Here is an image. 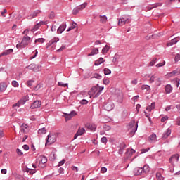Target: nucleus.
I'll list each match as a JSON object with an SVG mask.
<instances>
[{
	"label": "nucleus",
	"mask_w": 180,
	"mask_h": 180,
	"mask_svg": "<svg viewBox=\"0 0 180 180\" xmlns=\"http://www.w3.org/2000/svg\"><path fill=\"white\" fill-rule=\"evenodd\" d=\"M37 164H39V167L43 168V165L47 162V157L44 155H39L36 160Z\"/></svg>",
	"instance_id": "f257e3e1"
},
{
	"label": "nucleus",
	"mask_w": 180,
	"mask_h": 180,
	"mask_svg": "<svg viewBox=\"0 0 180 180\" xmlns=\"http://www.w3.org/2000/svg\"><path fill=\"white\" fill-rule=\"evenodd\" d=\"M57 141V136H56V135L54 134H49L47 138H46V146H47V144L50 145V144H53V143H56V141Z\"/></svg>",
	"instance_id": "f03ea898"
},
{
	"label": "nucleus",
	"mask_w": 180,
	"mask_h": 180,
	"mask_svg": "<svg viewBox=\"0 0 180 180\" xmlns=\"http://www.w3.org/2000/svg\"><path fill=\"white\" fill-rule=\"evenodd\" d=\"M27 101H29V96H23L20 101H18L17 103L13 105V108H15V106H18V108H19L20 105H25V103H26Z\"/></svg>",
	"instance_id": "7ed1b4c3"
},
{
	"label": "nucleus",
	"mask_w": 180,
	"mask_h": 180,
	"mask_svg": "<svg viewBox=\"0 0 180 180\" xmlns=\"http://www.w3.org/2000/svg\"><path fill=\"white\" fill-rule=\"evenodd\" d=\"M137 123L138 122H136V121L131 120L129 124V129H132V131L134 133H136V131H137V129L139 127V124Z\"/></svg>",
	"instance_id": "20e7f679"
},
{
	"label": "nucleus",
	"mask_w": 180,
	"mask_h": 180,
	"mask_svg": "<svg viewBox=\"0 0 180 180\" xmlns=\"http://www.w3.org/2000/svg\"><path fill=\"white\" fill-rule=\"evenodd\" d=\"M27 68H29V70H32V71H34L35 72H37L41 70V66L32 63L27 66Z\"/></svg>",
	"instance_id": "39448f33"
},
{
	"label": "nucleus",
	"mask_w": 180,
	"mask_h": 180,
	"mask_svg": "<svg viewBox=\"0 0 180 180\" xmlns=\"http://www.w3.org/2000/svg\"><path fill=\"white\" fill-rule=\"evenodd\" d=\"M129 22L130 20H129V18L124 16L119 19L118 25L119 26H123V25H126V23H129Z\"/></svg>",
	"instance_id": "423d86ee"
},
{
	"label": "nucleus",
	"mask_w": 180,
	"mask_h": 180,
	"mask_svg": "<svg viewBox=\"0 0 180 180\" xmlns=\"http://www.w3.org/2000/svg\"><path fill=\"white\" fill-rule=\"evenodd\" d=\"M63 114L65 115V120H71L74 116H76L77 112H75V110H72L69 114L66 112H63Z\"/></svg>",
	"instance_id": "0eeeda50"
},
{
	"label": "nucleus",
	"mask_w": 180,
	"mask_h": 180,
	"mask_svg": "<svg viewBox=\"0 0 180 180\" xmlns=\"http://www.w3.org/2000/svg\"><path fill=\"white\" fill-rule=\"evenodd\" d=\"M113 108H115V104H113L112 102H108L103 105V108L108 112H110V110H112Z\"/></svg>",
	"instance_id": "6e6552de"
},
{
	"label": "nucleus",
	"mask_w": 180,
	"mask_h": 180,
	"mask_svg": "<svg viewBox=\"0 0 180 180\" xmlns=\"http://www.w3.org/2000/svg\"><path fill=\"white\" fill-rule=\"evenodd\" d=\"M21 43L22 44L23 47H27V46H29V44L30 43V37L25 35Z\"/></svg>",
	"instance_id": "1a4fd4ad"
},
{
	"label": "nucleus",
	"mask_w": 180,
	"mask_h": 180,
	"mask_svg": "<svg viewBox=\"0 0 180 180\" xmlns=\"http://www.w3.org/2000/svg\"><path fill=\"white\" fill-rule=\"evenodd\" d=\"M41 106V101L40 100H37L31 104L30 109H39Z\"/></svg>",
	"instance_id": "9d476101"
},
{
	"label": "nucleus",
	"mask_w": 180,
	"mask_h": 180,
	"mask_svg": "<svg viewBox=\"0 0 180 180\" xmlns=\"http://www.w3.org/2000/svg\"><path fill=\"white\" fill-rule=\"evenodd\" d=\"M85 134V129L84 128H79L77 133L74 136V139H78V136H82V134Z\"/></svg>",
	"instance_id": "9b49d317"
},
{
	"label": "nucleus",
	"mask_w": 180,
	"mask_h": 180,
	"mask_svg": "<svg viewBox=\"0 0 180 180\" xmlns=\"http://www.w3.org/2000/svg\"><path fill=\"white\" fill-rule=\"evenodd\" d=\"M98 86L99 84H96V86H93L89 91V95H95V94H98Z\"/></svg>",
	"instance_id": "f8f14e48"
},
{
	"label": "nucleus",
	"mask_w": 180,
	"mask_h": 180,
	"mask_svg": "<svg viewBox=\"0 0 180 180\" xmlns=\"http://www.w3.org/2000/svg\"><path fill=\"white\" fill-rule=\"evenodd\" d=\"M127 146L125 145L124 143H121L118 147L119 150H118V153L120 155L123 154L124 151V148H126Z\"/></svg>",
	"instance_id": "ddd939ff"
},
{
	"label": "nucleus",
	"mask_w": 180,
	"mask_h": 180,
	"mask_svg": "<svg viewBox=\"0 0 180 180\" xmlns=\"http://www.w3.org/2000/svg\"><path fill=\"white\" fill-rule=\"evenodd\" d=\"M60 41V39L55 37L52 40L49 41L48 44H46V49H49L51 46H53L55 43H57Z\"/></svg>",
	"instance_id": "4468645a"
},
{
	"label": "nucleus",
	"mask_w": 180,
	"mask_h": 180,
	"mask_svg": "<svg viewBox=\"0 0 180 180\" xmlns=\"http://www.w3.org/2000/svg\"><path fill=\"white\" fill-rule=\"evenodd\" d=\"M136 175H145L143 167H136L134 169Z\"/></svg>",
	"instance_id": "2eb2a0df"
},
{
	"label": "nucleus",
	"mask_w": 180,
	"mask_h": 180,
	"mask_svg": "<svg viewBox=\"0 0 180 180\" xmlns=\"http://www.w3.org/2000/svg\"><path fill=\"white\" fill-rule=\"evenodd\" d=\"M41 11L40 10H36L35 11L33 12L30 15L28 16V19H33V18H36L39 13H41Z\"/></svg>",
	"instance_id": "dca6fc26"
},
{
	"label": "nucleus",
	"mask_w": 180,
	"mask_h": 180,
	"mask_svg": "<svg viewBox=\"0 0 180 180\" xmlns=\"http://www.w3.org/2000/svg\"><path fill=\"white\" fill-rule=\"evenodd\" d=\"M169 136H171V129L169 128H168L164 133L162 135V139H168V137H169Z\"/></svg>",
	"instance_id": "f3484780"
},
{
	"label": "nucleus",
	"mask_w": 180,
	"mask_h": 180,
	"mask_svg": "<svg viewBox=\"0 0 180 180\" xmlns=\"http://www.w3.org/2000/svg\"><path fill=\"white\" fill-rule=\"evenodd\" d=\"M177 41H179V37H176L172 39L171 41L167 44V46L169 47L171 46H174V44H176Z\"/></svg>",
	"instance_id": "a211bd4d"
},
{
	"label": "nucleus",
	"mask_w": 180,
	"mask_h": 180,
	"mask_svg": "<svg viewBox=\"0 0 180 180\" xmlns=\"http://www.w3.org/2000/svg\"><path fill=\"white\" fill-rule=\"evenodd\" d=\"M134 153H136V150H134V149H127L126 152V155L128 158H130V157H131V155H133Z\"/></svg>",
	"instance_id": "6ab92c4d"
},
{
	"label": "nucleus",
	"mask_w": 180,
	"mask_h": 180,
	"mask_svg": "<svg viewBox=\"0 0 180 180\" xmlns=\"http://www.w3.org/2000/svg\"><path fill=\"white\" fill-rule=\"evenodd\" d=\"M172 86H171L170 84H167L165 86V94H171V92H172Z\"/></svg>",
	"instance_id": "aec40b11"
},
{
	"label": "nucleus",
	"mask_w": 180,
	"mask_h": 180,
	"mask_svg": "<svg viewBox=\"0 0 180 180\" xmlns=\"http://www.w3.org/2000/svg\"><path fill=\"white\" fill-rule=\"evenodd\" d=\"M66 26L65 24H62L60 25V27L58 28L57 32L58 33H63V32H64V30H65Z\"/></svg>",
	"instance_id": "412c9836"
},
{
	"label": "nucleus",
	"mask_w": 180,
	"mask_h": 180,
	"mask_svg": "<svg viewBox=\"0 0 180 180\" xmlns=\"http://www.w3.org/2000/svg\"><path fill=\"white\" fill-rule=\"evenodd\" d=\"M11 53H13V50L12 49L6 50L5 51H4L3 53H1V57L4 56H9V54H11Z\"/></svg>",
	"instance_id": "4be33fe9"
},
{
	"label": "nucleus",
	"mask_w": 180,
	"mask_h": 180,
	"mask_svg": "<svg viewBox=\"0 0 180 180\" xmlns=\"http://www.w3.org/2000/svg\"><path fill=\"white\" fill-rule=\"evenodd\" d=\"M142 169L143 171V174H148V172H150V166H148V165H145L142 167Z\"/></svg>",
	"instance_id": "5701e85b"
},
{
	"label": "nucleus",
	"mask_w": 180,
	"mask_h": 180,
	"mask_svg": "<svg viewBox=\"0 0 180 180\" xmlns=\"http://www.w3.org/2000/svg\"><path fill=\"white\" fill-rule=\"evenodd\" d=\"M99 53V49L94 48L92 49L91 52L88 54L89 57H91V56H95V54H98Z\"/></svg>",
	"instance_id": "b1692460"
},
{
	"label": "nucleus",
	"mask_w": 180,
	"mask_h": 180,
	"mask_svg": "<svg viewBox=\"0 0 180 180\" xmlns=\"http://www.w3.org/2000/svg\"><path fill=\"white\" fill-rule=\"evenodd\" d=\"M169 77H174L175 75H180V71L178 70H174L168 74Z\"/></svg>",
	"instance_id": "393cba45"
},
{
	"label": "nucleus",
	"mask_w": 180,
	"mask_h": 180,
	"mask_svg": "<svg viewBox=\"0 0 180 180\" xmlns=\"http://www.w3.org/2000/svg\"><path fill=\"white\" fill-rule=\"evenodd\" d=\"M101 23H106L108 22V17L106 15H100Z\"/></svg>",
	"instance_id": "a878e982"
},
{
	"label": "nucleus",
	"mask_w": 180,
	"mask_h": 180,
	"mask_svg": "<svg viewBox=\"0 0 180 180\" xmlns=\"http://www.w3.org/2000/svg\"><path fill=\"white\" fill-rule=\"evenodd\" d=\"M7 85L5 83L1 84H0V91L1 92H5L6 91Z\"/></svg>",
	"instance_id": "bb28decb"
},
{
	"label": "nucleus",
	"mask_w": 180,
	"mask_h": 180,
	"mask_svg": "<svg viewBox=\"0 0 180 180\" xmlns=\"http://www.w3.org/2000/svg\"><path fill=\"white\" fill-rule=\"evenodd\" d=\"M103 63V58H99L98 60L95 61L94 65H101Z\"/></svg>",
	"instance_id": "cd10ccee"
},
{
	"label": "nucleus",
	"mask_w": 180,
	"mask_h": 180,
	"mask_svg": "<svg viewBox=\"0 0 180 180\" xmlns=\"http://www.w3.org/2000/svg\"><path fill=\"white\" fill-rule=\"evenodd\" d=\"M88 129H89L90 130H94L96 131V125L95 124H89L87 126Z\"/></svg>",
	"instance_id": "c85d7f7f"
},
{
	"label": "nucleus",
	"mask_w": 180,
	"mask_h": 180,
	"mask_svg": "<svg viewBox=\"0 0 180 180\" xmlns=\"http://www.w3.org/2000/svg\"><path fill=\"white\" fill-rule=\"evenodd\" d=\"M46 132H47V130H46L45 127H43L38 130V134H46Z\"/></svg>",
	"instance_id": "c756f323"
},
{
	"label": "nucleus",
	"mask_w": 180,
	"mask_h": 180,
	"mask_svg": "<svg viewBox=\"0 0 180 180\" xmlns=\"http://www.w3.org/2000/svg\"><path fill=\"white\" fill-rule=\"evenodd\" d=\"M109 46L108 45H105V46L104 48H103L102 49V53L103 54H106V53H108V51H109Z\"/></svg>",
	"instance_id": "7c9ffc66"
},
{
	"label": "nucleus",
	"mask_w": 180,
	"mask_h": 180,
	"mask_svg": "<svg viewBox=\"0 0 180 180\" xmlns=\"http://www.w3.org/2000/svg\"><path fill=\"white\" fill-rule=\"evenodd\" d=\"M27 127H29V126H27V124H22L20 127L21 133H25V129H27Z\"/></svg>",
	"instance_id": "2f4dec72"
},
{
	"label": "nucleus",
	"mask_w": 180,
	"mask_h": 180,
	"mask_svg": "<svg viewBox=\"0 0 180 180\" xmlns=\"http://www.w3.org/2000/svg\"><path fill=\"white\" fill-rule=\"evenodd\" d=\"M26 172H28L31 175H33V174H36V169L27 168Z\"/></svg>",
	"instance_id": "473e14b6"
},
{
	"label": "nucleus",
	"mask_w": 180,
	"mask_h": 180,
	"mask_svg": "<svg viewBox=\"0 0 180 180\" xmlns=\"http://www.w3.org/2000/svg\"><path fill=\"white\" fill-rule=\"evenodd\" d=\"M103 71H104L105 75H110V74H112V71L110 70V69L104 68Z\"/></svg>",
	"instance_id": "72a5a7b5"
},
{
	"label": "nucleus",
	"mask_w": 180,
	"mask_h": 180,
	"mask_svg": "<svg viewBox=\"0 0 180 180\" xmlns=\"http://www.w3.org/2000/svg\"><path fill=\"white\" fill-rule=\"evenodd\" d=\"M56 158H57V154H56V153H51V154L49 155V159H50L51 161H54V160H56Z\"/></svg>",
	"instance_id": "f704fd0d"
},
{
	"label": "nucleus",
	"mask_w": 180,
	"mask_h": 180,
	"mask_svg": "<svg viewBox=\"0 0 180 180\" xmlns=\"http://www.w3.org/2000/svg\"><path fill=\"white\" fill-rule=\"evenodd\" d=\"M86 5H88L87 3H84V4H82L79 6H78V8L80 11H82V9H85V8H86Z\"/></svg>",
	"instance_id": "c9c22d12"
},
{
	"label": "nucleus",
	"mask_w": 180,
	"mask_h": 180,
	"mask_svg": "<svg viewBox=\"0 0 180 180\" xmlns=\"http://www.w3.org/2000/svg\"><path fill=\"white\" fill-rule=\"evenodd\" d=\"M46 41V39L44 38H38L35 39L34 43H44Z\"/></svg>",
	"instance_id": "e433bc0d"
},
{
	"label": "nucleus",
	"mask_w": 180,
	"mask_h": 180,
	"mask_svg": "<svg viewBox=\"0 0 180 180\" xmlns=\"http://www.w3.org/2000/svg\"><path fill=\"white\" fill-rule=\"evenodd\" d=\"M105 89V87L103 86H99V90L97 91V93L96 94V96L98 97L99 96V95H101V94H102V90Z\"/></svg>",
	"instance_id": "4c0bfd02"
},
{
	"label": "nucleus",
	"mask_w": 180,
	"mask_h": 180,
	"mask_svg": "<svg viewBox=\"0 0 180 180\" xmlns=\"http://www.w3.org/2000/svg\"><path fill=\"white\" fill-rule=\"evenodd\" d=\"M120 58V56L115 54L112 59V63H117V60Z\"/></svg>",
	"instance_id": "58836bf2"
},
{
	"label": "nucleus",
	"mask_w": 180,
	"mask_h": 180,
	"mask_svg": "<svg viewBox=\"0 0 180 180\" xmlns=\"http://www.w3.org/2000/svg\"><path fill=\"white\" fill-rule=\"evenodd\" d=\"M58 84L59 86H63V88H67V87H68V83L64 84V83H63V82H59L58 83Z\"/></svg>",
	"instance_id": "ea45409f"
},
{
	"label": "nucleus",
	"mask_w": 180,
	"mask_h": 180,
	"mask_svg": "<svg viewBox=\"0 0 180 180\" xmlns=\"http://www.w3.org/2000/svg\"><path fill=\"white\" fill-rule=\"evenodd\" d=\"M40 28V25H39V23H37L34 27L32 29H31V32H36V30H37L38 29Z\"/></svg>",
	"instance_id": "a19ab883"
},
{
	"label": "nucleus",
	"mask_w": 180,
	"mask_h": 180,
	"mask_svg": "<svg viewBox=\"0 0 180 180\" xmlns=\"http://www.w3.org/2000/svg\"><path fill=\"white\" fill-rule=\"evenodd\" d=\"M91 78H96V79H101L102 78V75H101L98 73H94V76Z\"/></svg>",
	"instance_id": "79ce46f5"
},
{
	"label": "nucleus",
	"mask_w": 180,
	"mask_h": 180,
	"mask_svg": "<svg viewBox=\"0 0 180 180\" xmlns=\"http://www.w3.org/2000/svg\"><path fill=\"white\" fill-rule=\"evenodd\" d=\"M156 179L157 180H164V177H162V175H161V173H157L156 174Z\"/></svg>",
	"instance_id": "37998d69"
},
{
	"label": "nucleus",
	"mask_w": 180,
	"mask_h": 180,
	"mask_svg": "<svg viewBox=\"0 0 180 180\" xmlns=\"http://www.w3.org/2000/svg\"><path fill=\"white\" fill-rule=\"evenodd\" d=\"M11 84L14 88H18L19 86V83L16 82V80L12 81Z\"/></svg>",
	"instance_id": "c03bdc74"
},
{
	"label": "nucleus",
	"mask_w": 180,
	"mask_h": 180,
	"mask_svg": "<svg viewBox=\"0 0 180 180\" xmlns=\"http://www.w3.org/2000/svg\"><path fill=\"white\" fill-rule=\"evenodd\" d=\"M65 49H67V46L66 45H62L61 47L57 50L58 53H60L61 51H63V50H65Z\"/></svg>",
	"instance_id": "a18cd8bd"
},
{
	"label": "nucleus",
	"mask_w": 180,
	"mask_h": 180,
	"mask_svg": "<svg viewBox=\"0 0 180 180\" xmlns=\"http://www.w3.org/2000/svg\"><path fill=\"white\" fill-rule=\"evenodd\" d=\"M156 86H160L161 85V78H158L155 81Z\"/></svg>",
	"instance_id": "49530a36"
},
{
	"label": "nucleus",
	"mask_w": 180,
	"mask_h": 180,
	"mask_svg": "<svg viewBox=\"0 0 180 180\" xmlns=\"http://www.w3.org/2000/svg\"><path fill=\"white\" fill-rule=\"evenodd\" d=\"M157 78V76H155V75H152L150 77V79H149V82L150 84H153L154 82V79Z\"/></svg>",
	"instance_id": "de8ad7c7"
},
{
	"label": "nucleus",
	"mask_w": 180,
	"mask_h": 180,
	"mask_svg": "<svg viewBox=\"0 0 180 180\" xmlns=\"http://www.w3.org/2000/svg\"><path fill=\"white\" fill-rule=\"evenodd\" d=\"M155 63H157V58H153L152 61L150 62V65L151 67H153V65H154V64H155Z\"/></svg>",
	"instance_id": "09e8293b"
},
{
	"label": "nucleus",
	"mask_w": 180,
	"mask_h": 180,
	"mask_svg": "<svg viewBox=\"0 0 180 180\" xmlns=\"http://www.w3.org/2000/svg\"><path fill=\"white\" fill-rule=\"evenodd\" d=\"M101 141L104 144H106V143H108V138H106L105 136H103L101 139Z\"/></svg>",
	"instance_id": "8fccbe9b"
},
{
	"label": "nucleus",
	"mask_w": 180,
	"mask_h": 180,
	"mask_svg": "<svg viewBox=\"0 0 180 180\" xmlns=\"http://www.w3.org/2000/svg\"><path fill=\"white\" fill-rule=\"evenodd\" d=\"M173 160H176V161L179 162V155L176 154L172 155Z\"/></svg>",
	"instance_id": "3c124183"
},
{
	"label": "nucleus",
	"mask_w": 180,
	"mask_h": 180,
	"mask_svg": "<svg viewBox=\"0 0 180 180\" xmlns=\"http://www.w3.org/2000/svg\"><path fill=\"white\" fill-rule=\"evenodd\" d=\"M141 89L143 90L146 89V91H150V87L148 85H143L141 86Z\"/></svg>",
	"instance_id": "603ef678"
},
{
	"label": "nucleus",
	"mask_w": 180,
	"mask_h": 180,
	"mask_svg": "<svg viewBox=\"0 0 180 180\" xmlns=\"http://www.w3.org/2000/svg\"><path fill=\"white\" fill-rule=\"evenodd\" d=\"M103 82L104 85H109V82H110L109 81V79L104 78L103 80Z\"/></svg>",
	"instance_id": "864d4df0"
},
{
	"label": "nucleus",
	"mask_w": 180,
	"mask_h": 180,
	"mask_svg": "<svg viewBox=\"0 0 180 180\" xmlns=\"http://www.w3.org/2000/svg\"><path fill=\"white\" fill-rule=\"evenodd\" d=\"M55 16H56V14L54 13V12L52 11L50 13L49 18V19H54Z\"/></svg>",
	"instance_id": "5fc2aeb1"
},
{
	"label": "nucleus",
	"mask_w": 180,
	"mask_h": 180,
	"mask_svg": "<svg viewBox=\"0 0 180 180\" xmlns=\"http://www.w3.org/2000/svg\"><path fill=\"white\" fill-rule=\"evenodd\" d=\"M65 164V159L62 160L58 162V167H61V165H64Z\"/></svg>",
	"instance_id": "6e6d98bb"
},
{
	"label": "nucleus",
	"mask_w": 180,
	"mask_h": 180,
	"mask_svg": "<svg viewBox=\"0 0 180 180\" xmlns=\"http://www.w3.org/2000/svg\"><path fill=\"white\" fill-rule=\"evenodd\" d=\"M107 172H108V169L106 167H103L101 168V172H102V174H105Z\"/></svg>",
	"instance_id": "4d7b16f0"
},
{
	"label": "nucleus",
	"mask_w": 180,
	"mask_h": 180,
	"mask_svg": "<svg viewBox=\"0 0 180 180\" xmlns=\"http://www.w3.org/2000/svg\"><path fill=\"white\" fill-rule=\"evenodd\" d=\"M16 153H17L18 155H20V156L23 155V152H22V150L19 148H17Z\"/></svg>",
	"instance_id": "13d9d810"
},
{
	"label": "nucleus",
	"mask_w": 180,
	"mask_h": 180,
	"mask_svg": "<svg viewBox=\"0 0 180 180\" xmlns=\"http://www.w3.org/2000/svg\"><path fill=\"white\" fill-rule=\"evenodd\" d=\"M157 138V135L155 134H153L152 135L150 136V140L154 141Z\"/></svg>",
	"instance_id": "bf43d9fd"
},
{
	"label": "nucleus",
	"mask_w": 180,
	"mask_h": 180,
	"mask_svg": "<svg viewBox=\"0 0 180 180\" xmlns=\"http://www.w3.org/2000/svg\"><path fill=\"white\" fill-rule=\"evenodd\" d=\"M33 82H34V80H28L27 82V86H32V85H33Z\"/></svg>",
	"instance_id": "052dcab7"
},
{
	"label": "nucleus",
	"mask_w": 180,
	"mask_h": 180,
	"mask_svg": "<svg viewBox=\"0 0 180 180\" xmlns=\"http://www.w3.org/2000/svg\"><path fill=\"white\" fill-rule=\"evenodd\" d=\"M150 150V148H148L146 149H141V154H144Z\"/></svg>",
	"instance_id": "680f3d73"
},
{
	"label": "nucleus",
	"mask_w": 180,
	"mask_h": 180,
	"mask_svg": "<svg viewBox=\"0 0 180 180\" xmlns=\"http://www.w3.org/2000/svg\"><path fill=\"white\" fill-rule=\"evenodd\" d=\"M81 105H88V100L83 99L80 101Z\"/></svg>",
	"instance_id": "e2e57ef3"
},
{
	"label": "nucleus",
	"mask_w": 180,
	"mask_h": 180,
	"mask_svg": "<svg viewBox=\"0 0 180 180\" xmlns=\"http://www.w3.org/2000/svg\"><path fill=\"white\" fill-rule=\"evenodd\" d=\"M165 65V61H163L162 63H160L156 65V67L160 68V67H164Z\"/></svg>",
	"instance_id": "0e129e2a"
},
{
	"label": "nucleus",
	"mask_w": 180,
	"mask_h": 180,
	"mask_svg": "<svg viewBox=\"0 0 180 180\" xmlns=\"http://www.w3.org/2000/svg\"><path fill=\"white\" fill-rule=\"evenodd\" d=\"M179 60H180V54L178 53V54H176V56L174 58V61H176V62L179 61Z\"/></svg>",
	"instance_id": "69168bd1"
},
{
	"label": "nucleus",
	"mask_w": 180,
	"mask_h": 180,
	"mask_svg": "<svg viewBox=\"0 0 180 180\" xmlns=\"http://www.w3.org/2000/svg\"><path fill=\"white\" fill-rule=\"evenodd\" d=\"M129 114V112H127V110H124L122 112V116L123 117H127V115Z\"/></svg>",
	"instance_id": "338daca9"
},
{
	"label": "nucleus",
	"mask_w": 180,
	"mask_h": 180,
	"mask_svg": "<svg viewBox=\"0 0 180 180\" xmlns=\"http://www.w3.org/2000/svg\"><path fill=\"white\" fill-rule=\"evenodd\" d=\"M110 126L109 125H104V130H106V131H109V130H110Z\"/></svg>",
	"instance_id": "774afa93"
}]
</instances>
